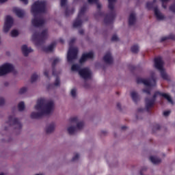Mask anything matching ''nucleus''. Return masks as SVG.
I'll use <instances>...</instances> for the list:
<instances>
[{"instance_id": "nucleus-1", "label": "nucleus", "mask_w": 175, "mask_h": 175, "mask_svg": "<svg viewBox=\"0 0 175 175\" xmlns=\"http://www.w3.org/2000/svg\"><path fill=\"white\" fill-rule=\"evenodd\" d=\"M31 12L34 18L31 21L33 27H42L44 24L43 16L44 14V1H37L34 2L31 8Z\"/></svg>"}, {"instance_id": "nucleus-2", "label": "nucleus", "mask_w": 175, "mask_h": 175, "mask_svg": "<svg viewBox=\"0 0 175 175\" xmlns=\"http://www.w3.org/2000/svg\"><path fill=\"white\" fill-rule=\"evenodd\" d=\"M158 95H159V96H161L162 98H164L165 99H167V100L170 103H172V105L173 104V101L170 95H168L166 93H163V92H158V91L155 92L152 98H146L145 99L146 109V111H148V113L150 112V109L151 107H153V106L155 103V101H156V98H157V96H158Z\"/></svg>"}, {"instance_id": "nucleus-3", "label": "nucleus", "mask_w": 175, "mask_h": 175, "mask_svg": "<svg viewBox=\"0 0 175 175\" xmlns=\"http://www.w3.org/2000/svg\"><path fill=\"white\" fill-rule=\"evenodd\" d=\"M76 42V38H72L70 39L69 42L70 48L68 49V52L67 54V60L68 62H72L73 60L77 59V54L79 53V49L77 48H75L72 46L75 44Z\"/></svg>"}, {"instance_id": "nucleus-4", "label": "nucleus", "mask_w": 175, "mask_h": 175, "mask_svg": "<svg viewBox=\"0 0 175 175\" xmlns=\"http://www.w3.org/2000/svg\"><path fill=\"white\" fill-rule=\"evenodd\" d=\"M36 112L33 111L31 114V118H40L44 113V99L40 98L38 100L37 105L35 106Z\"/></svg>"}, {"instance_id": "nucleus-5", "label": "nucleus", "mask_w": 175, "mask_h": 175, "mask_svg": "<svg viewBox=\"0 0 175 175\" xmlns=\"http://www.w3.org/2000/svg\"><path fill=\"white\" fill-rule=\"evenodd\" d=\"M72 72H79V76L83 80H88V79H91V72L88 68H81L79 64H74L71 67Z\"/></svg>"}, {"instance_id": "nucleus-6", "label": "nucleus", "mask_w": 175, "mask_h": 175, "mask_svg": "<svg viewBox=\"0 0 175 175\" xmlns=\"http://www.w3.org/2000/svg\"><path fill=\"white\" fill-rule=\"evenodd\" d=\"M116 1V0H108L109 5L108 8L111 10L109 14H107L105 18H104V23L106 25L111 24L113 22L114 18H116V12L113 11L114 9V3Z\"/></svg>"}, {"instance_id": "nucleus-7", "label": "nucleus", "mask_w": 175, "mask_h": 175, "mask_svg": "<svg viewBox=\"0 0 175 175\" xmlns=\"http://www.w3.org/2000/svg\"><path fill=\"white\" fill-rule=\"evenodd\" d=\"M60 61L61 59H59V58H55V59H53V62L52 63V68H53L52 75L53 76H55L56 79L53 84H50L48 86L49 89L53 87H59L61 84V80L59 79V77H58L61 72H58L55 70V66H57V64H58Z\"/></svg>"}, {"instance_id": "nucleus-8", "label": "nucleus", "mask_w": 175, "mask_h": 175, "mask_svg": "<svg viewBox=\"0 0 175 175\" xmlns=\"http://www.w3.org/2000/svg\"><path fill=\"white\" fill-rule=\"evenodd\" d=\"M154 67L159 70L162 79H163V80H167L168 77L163 69V62L161 57L154 58Z\"/></svg>"}, {"instance_id": "nucleus-9", "label": "nucleus", "mask_w": 175, "mask_h": 175, "mask_svg": "<svg viewBox=\"0 0 175 175\" xmlns=\"http://www.w3.org/2000/svg\"><path fill=\"white\" fill-rule=\"evenodd\" d=\"M137 84H144L146 87H154L156 85L155 73H151V77L149 80L142 78L137 79Z\"/></svg>"}, {"instance_id": "nucleus-10", "label": "nucleus", "mask_w": 175, "mask_h": 175, "mask_svg": "<svg viewBox=\"0 0 175 175\" xmlns=\"http://www.w3.org/2000/svg\"><path fill=\"white\" fill-rule=\"evenodd\" d=\"M157 2V0H153V2H148L146 3V8L148 10H152L154 9V15L157 17V20H163L164 18V16L161 14V13L158 10L157 7H154V3Z\"/></svg>"}, {"instance_id": "nucleus-11", "label": "nucleus", "mask_w": 175, "mask_h": 175, "mask_svg": "<svg viewBox=\"0 0 175 175\" xmlns=\"http://www.w3.org/2000/svg\"><path fill=\"white\" fill-rule=\"evenodd\" d=\"M85 11H86V7L83 6L81 8V10H79L78 16H77V18L75 19V21L73 23L72 26H73L74 28H77V27L81 26V24H82L81 18L84 16V14H85Z\"/></svg>"}, {"instance_id": "nucleus-12", "label": "nucleus", "mask_w": 175, "mask_h": 175, "mask_svg": "<svg viewBox=\"0 0 175 175\" xmlns=\"http://www.w3.org/2000/svg\"><path fill=\"white\" fill-rule=\"evenodd\" d=\"M14 70V66H13L11 64L6 63L0 66V76H4L10 72H13Z\"/></svg>"}, {"instance_id": "nucleus-13", "label": "nucleus", "mask_w": 175, "mask_h": 175, "mask_svg": "<svg viewBox=\"0 0 175 175\" xmlns=\"http://www.w3.org/2000/svg\"><path fill=\"white\" fill-rule=\"evenodd\" d=\"M54 111V101L50 100L48 103H44V116H49Z\"/></svg>"}, {"instance_id": "nucleus-14", "label": "nucleus", "mask_w": 175, "mask_h": 175, "mask_svg": "<svg viewBox=\"0 0 175 175\" xmlns=\"http://www.w3.org/2000/svg\"><path fill=\"white\" fill-rule=\"evenodd\" d=\"M13 26V18L10 16H7L5 17V21L3 27V31L4 32H9V30Z\"/></svg>"}, {"instance_id": "nucleus-15", "label": "nucleus", "mask_w": 175, "mask_h": 175, "mask_svg": "<svg viewBox=\"0 0 175 175\" xmlns=\"http://www.w3.org/2000/svg\"><path fill=\"white\" fill-rule=\"evenodd\" d=\"M12 10L15 14H16L17 17H19V18H23V17H24V14H25L24 10L17 7L14 8Z\"/></svg>"}, {"instance_id": "nucleus-16", "label": "nucleus", "mask_w": 175, "mask_h": 175, "mask_svg": "<svg viewBox=\"0 0 175 175\" xmlns=\"http://www.w3.org/2000/svg\"><path fill=\"white\" fill-rule=\"evenodd\" d=\"M9 123L11 124V125H16L18 128H21V123H20L18 119L14 117L10 118Z\"/></svg>"}, {"instance_id": "nucleus-17", "label": "nucleus", "mask_w": 175, "mask_h": 175, "mask_svg": "<svg viewBox=\"0 0 175 175\" xmlns=\"http://www.w3.org/2000/svg\"><path fill=\"white\" fill-rule=\"evenodd\" d=\"M103 60L107 64H112L113 63V58L111 57V54L108 52L105 54V55L103 57Z\"/></svg>"}, {"instance_id": "nucleus-18", "label": "nucleus", "mask_w": 175, "mask_h": 175, "mask_svg": "<svg viewBox=\"0 0 175 175\" xmlns=\"http://www.w3.org/2000/svg\"><path fill=\"white\" fill-rule=\"evenodd\" d=\"M23 54L27 57L29 53H32L33 50L31 48H28L27 45H23L21 47Z\"/></svg>"}, {"instance_id": "nucleus-19", "label": "nucleus", "mask_w": 175, "mask_h": 175, "mask_svg": "<svg viewBox=\"0 0 175 175\" xmlns=\"http://www.w3.org/2000/svg\"><path fill=\"white\" fill-rule=\"evenodd\" d=\"M57 46V42H53L50 45L44 48V52H53L54 51V48Z\"/></svg>"}, {"instance_id": "nucleus-20", "label": "nucleus", "mask_w": 175, "mask_h": 175, "mask_svg": "<svg viewBox=\"0 0 175 175\" xmlns=\"http://www.w3.org/2000/svg\"><path fill=\"white\" fill-rule=\"evenodd\" d=\"M136 21L135 14L134 13H131L129 18V25L131 26L135 24Z\"/></svg>"}, {"instance_id": "nucleus-21", "label": "nucleus", "mask_w": 175, "mask_h": 175, "mask_svg": "<svg viewBox=\"0 0 175 175\" xmlns=\"http://www.w3.org/2000/svg\"><path fill=\"white\" fill-rule=\"evenodd\" d=\"M55 129V124L51 123L46 128V133H51V132H54Z\"/></svg>"}, {"instance_id": "nucleus-22", "label": "nucleus", "mask_w": 175, "mask_h": 175, "mask_svg": "<svg viewBox=\"0 0 175 175\" xmlns=\"http://www.w3.org/2000/svg\"><path fill=\"white\" fill-rule=\"evenodd\" d=\"M150 161L154 164L157 165L161 163V160L159 158L155 157H150Z\"/></svg>"}, {"instance_id": "nucleus-23", "label": "nucleus", "mask_w": 175, "mask_h": 175, "mask_svg": "<svg viewBox=\"0 0 175 175\" xmlns=\"http://www.w3.org/2000/svg\"><path fill=\"white\" fill-rule=\"evenodd\" d=\"M131 96L133 102L137 103V100H139V96H138L137 93L135 92H132L131 93Z\"/></svg>"}, {"instance_id": "nucleus-24", "label": "nucleus", "mask_w": 175, "mask_h": 175, "mask_svg": "<svg viewBox=\"0 0 175 175\" xmlns=\"http://www.w3.org/2000/svg\"><path fill=\"white\" fill-rule=\"evenodd\" d=\"M167 40H175V36L171 33L168 36L163 37L161 39V42H163Z\"/></svg>"}, {"instance_id": "nucleus-25", "label": "nucleus", "mask_w": 175, "mask_h": 175, "mask_svg": "<svg viewBox=\"0 0 175 175\" xmlns=\"http://www.w3.org/2000/svg\"><path fill=\"white\" fill-rule=\"evenodd\" d=\"M73 13H75V8H72L71 10H69L68 8H66L65 11L66 16H69L70 15L73 14Z\"/></svg>"}, {"instance_id": "nucleus-26", "label": "nucleus", "mask_w": 175, "mask_h": 175, "mask_svg": "<svg viewBox=\"0 0 175 175\" xmlns=\"http://www.w3.org/2000/svg\"><path fill=\"white\" fill-rule=\"evenodd\" d=\"M77 129L75 126H71L68 128L67 131H68L69 135H73V134H75V132H76Z\"/></svg>"}, {"instance_id": "nucleus-27", "label": "nucleus", "mask_w": 175, "mask_h": 175, "mask_svg": "<svg viewBox=\"0 0 175 175\" xmlns=\"http://www.w3.org/2000/svg\"><path fill=\"white\" fill-rule=\"evenodd\" d=\"M18 109L19 111H23L24 109H25V104H24V102H21L18 103Z\"/></svg>"}, {"instance_id": "nucleus-28", "label": "nucleus", "mask_w": 175, "mask_h": 175, "mask_svg": "<svg viewBox=\"0 0 175 175\" xmlns=\"http://www.w3.org/2000/svg\"><path fill=\"white\" fill-rule=\"evenodd\" d=\"M132 53H137L139 51V46L137 45H133L131 49Z\"/></svg>"}, {"instance_id": "nucleus-29", "label": "nucleus", "mask_w": 175, "mask_h": 175, "mask_svg": "<svg viewBox=\"0 0 175 175\" xmlns=\"http://www.w3.org/2000/svg\"><path fill=\"white\" fill-rule=\"evenodd\" d=\"M85 55L86 59H92L94 57V53L92 52H89L88 53H83Z\"/></svg>"}, {"instance_id": "nucleus-30", "label": "nucleus", "mask_w": 175, "mask_h": 175, "mask_svg": "<svg viewBox=\"0 0 175 175\" xmlns=\"http://www.w3.org/2000/svg\"><path fill=\"white\" fill-rule=\"evenodd\" d=\"M11 36H12V38H16V36H18V31L14 29L11 31Z\"/></svg>"}, {"instance_id": "nucleus-31", "label": "nucleus", "mask_w": 175, "mask_h": 175, "mask_svg": "<svg viewBox=\"0 0 175 175\" xmlns=\"http://www.w3.org/2000/svg\"><path fill=\"white\" fill-rule=\"evenodd\" d=\"M38 75L36 74H33L32 76H31V83H35V81H36L38 80Z\"/></svg>"}, {"instance_id": "nucleus-32", "label": "nucleus", "mask_w": 175, "mask_h": 175, "mask_svg": "<svg viewBox=\"0 0 175 175\" xmlns=\"http://www.w3.org/2000/svg\"><path fill=\"white\" fill-rule=\"evenodd\" d=\"M28 91V88L27 87H23L20 89L19 90V94H25Z\"/></svg>"}, {"instance_id": "nucleus-33", "label": "nucleus", "mask_w": 175, "mask_h": 175, "mask_svg": "<svg viewBox=\"0 0 175 175\" xmlns=\"http://www.w3.org/2000/svg\"><path fill=\"white\" fill-rule=\"evenodd\" d=\"M88 59L86 58L85 55L84 54L82 55L81 59H79V63L83 64Z\"/></svg>"}, {"instance_id": "nucleus-34", "label": "nucleus", "mask_w": 175, "mask_h": 175, "mask_svg": "<svg viewBox=\"0 0 175 175\" xmlns=\"http://www.w3.org/2000/svg\"><path fill=\"white\" fill-rule=\"evenodd\" d=\"M84 125L83 122H79L77 124V129H82L83 126Z\"/></svg>"}, {"instance_id": "nucleus-35", "label": "nucleus", "mask_w": 175, "mask_h": 175, "mask_svg": "<svg viewBox=\"0 0 175 175\" xmlns=\"http://www.w3.org/2000/svg\"><path fill=\"white\" fill-rule=\"evenodd\" d=\"M160 1H161V2H162V6H163V8L164 9H166L167 5L165 4V3L169 1L170 0H160Z\"/></svg>"}, {"instance_id": "nucleus-36", "label": "nucleus", "mask_w": 175, "mask_h": 175, "mask_svg": "<svg viewBox=\"0 0 175 175\" xmlns=\"http://www.w3.org/2000/svg\"><path fill=\"white\" fill-rule=\"evenodd\" d=\"M143 92H145L147 95H150V90L148 88L146 89H143L142 90Z\"/></svg>"}, {"instance_id": "nucleus-37", "label": "nucleus", "mask_w": 175, "mask_h": 175, "mask_svg": "<svg viewBox=\"0 0 175 175\" xmlns=\"http://www.w3.org/2000/svg\"><path fill=\"white\" fill-rule=\"evenodd\" d=\"M71 96L72 98H76V89L74 88L71 90Z\"/></svg>"}, {"instance_id": "nucleus-38", "label": "nucleus", "mask_w": 175, "mask_h": 175, "mask_svg": "<svg viewBox=\"0 0 175 175\" xmlns=\"http://www.w3.org/2000/svg\"><path fill=\"white\" fill-rule=\"evenodd\" d=\"M79 154H76L75 156L72 158V161L75 162L77 160H79Z\"/></svg>"}, {"instance_id": "nucleus-39", "label": "nucleus", "mask_w": 175, "mask_h": 175, "mask_svg": "<svg viewBox=\"0 0 175 175\" xmlns=\"http://www.w3.org/2000/svg\"><path fill=\"white\" fill-rule=\"evenodd\" d=\"M68 0H61L60 1V5L62 7H64L65 5H66V1Z\"/></svg>"}, {"instance_id": "nucleus-40", "label": "nucleus", "mask_w": 175, "mask_h": 175, "mask_svg": "<svg viewBox=\"0 0 175 175\" xmlns=\"http://www.w3.org/2000/svg\"><path fill=\"white\" fill-rule=\"evenodd\" d=\"M161 129V126L158 124L154 125V127H153V131L154 129H157V131H159V129Z\"/></svg>"}, {"instance_id": "nucleus-41", "label": "nucleus", "mask_w": 175, "mask_h": 175, "mask_svg": "<svg viewBox=\"0 0 175 175\" xmlns=\"http://www.w3.org/2000/svg\"><path fill=\"white\" fill-rule=\"evenodd\" d=\"M170 10L172 12H174V13H175V3H174V4L172 5L170 7Z\"/></svg>"}, {"instance_id": "nucleus-42", "label": "nucleus", "mask_w": 175, "mask_h": 175, "mask_svg": "<svg viewBox=\"0 0 175 175\" xmlns=\"http://www.w3.org/2000/svg\"><path fill=\"white\" fill-rule=\"evenodd\" d=\"M77 117L71 118L70 119V122H77Z\"/></svg>"}, {"instance_id": "nucleus-43", "label": "nucleus", "mask_w": 175, "mask_h": 175, "mask_svg": "<svg viewBox=\"0 0 175 175\" xmlns=\"http://www.w3.org/2000/svg\"><path fill=\"white\" fill-rule=\"evenodd\" d=\"M118 40V38L116 35H113L111 38V41H117Z\"/></svg>"}, {"instance_id": "nucleus-44", "label": "nucleus", "mask_w": 175, "mask_h": 175, "mask_svg": "<svg viewBox=\"0 0 175 175\" xmlns=\"http://www.w3.org/2000/svg\"><path fill=\"white\" fill-rule=\"evenodd\" d=\"M170 114V111H165L164 112H163V116H165V117H167V116H169Z\"/></svg>"}, {"instance_id": "nucleus-45", "label": "nucleus", "mask_w": 175, "mask_h": 175, "mask_svg": "<svg viewBox=\"0 0 175 175\" xmlns=\"http://www.w3.org/2000/svg\"><path fill=\"white\" fill-rule=\"evenodd\" d=\"M5 103V99L3 98L0 97V106H2Z\"/></svg>"}, {"instance_id": "nucleus-46", "label": "nucleus", "mask_w": 175, "mask_h": 175, "mask_svg": "<svg viewBox=\"0 0 175 175\" xmlns=\"http://www.w3.org/2000/svg\"><path fill=\"white\" fill-rule=\"evenodd\" d=\"M147 168L146 167H143L142 169L140 171V175H144L143 172L146 171Z\"/></svg>"}, {"instance_id": "nucleus-47", "label": "nucleus", "mask_w": 175, "mask_h": 175, "mask_svg": "<svg viewBox=\"0 0 175 175\" xmlns=\"http://www.w3.org/2000/svg\"><path fill=\"white\" fill-rule=\"evenodd\" d=\"M129 68L131 70V72H133V70H135L136 69V67L135 66L130 65Z\"/></svg>"}, {"instance_id": "nucleus-48", "label": "nucleus", "mask_w": 175, "mask_h": 175, "mask_svg": "<svg viewBox=\"0 0 175 175\" xmlns=\"http://www.w3.org/2000/svg\"><path fill=\"white\" fill-rule=\"evenodd\" d=\"M98 1V0H88L89 3H97Z\"/></svg>"}, {"instance_id": "nucleus-49", "label": "nucleus", "mask_w": 175, "mask_h": 175, "mask_svg": "<svg viewBox=\"0 0 175 175\" xmlns=\"http://www.w3.org/2000/svg\"><path fill=\"white\" fill-rule=\"evenodd\" d=\"M47 4V3L46 2V1H44V14L46 16V14L47 12V7L46 6Z\"/></svg>"}, {"instance_id": "nucleus-50", "label": "nucleus", "mask_w": 175, "mask_h": 175, "mask_svg": "<svg viewBox=\"0 0 175 175\" xmlns=\"http://www.w3.org/2000/svg\"><path fill=\"white\" fill-rule=\"evenodd\" d=\"M97 14H98V16H105L104 12H100V11H99V12L97 13Z\"/></svg>"}, {"instance_id": "nucleus-51", "label": "nucleus", "mask_w": 175, "mask_h": 175, "mask_svg": "<svg viewBox=\"0 0 175 175\" xmlns=\"http://www.w3.org/2000/svg\"><path fill=\"white\" fill-rule=\"evenodd\" d=\"M33 38L36 39H39V38H40V35L33 34Z\"/></svg>"}, {"instance_id": "nucleus-52", "label": "nucleus", "mask_w": 175, "mask_h": 175, "mask_svg": "<svg viewBox=\"0 0 175 175\" xmlns=\"http://www.w3.org/2000/svg\"><path fill=\"white\" fill-rule=\"evenodd\" d=\"M44 77L49 79V72H47V70L44 71Z\"/></svg>"}, {"instance_id": "nucleus-53", "label": "nucleus", "mask_w": 175, "mask_h": 175, "mask_svg": "<svg viewBox=\"0 0 175 175\" xmlns=\"http://www.w3.org/2000/svg\"><path fill=\"white\" fill-rule=\"evenodd\" d=\"M23 3H25V5L28 4V0H20Z\"/></svg>"}, {"instance_id": "nucleus-54", "label": "nucleus", "mask_w": 175, "mask_h": 175, "mask_svg": "<svg viewBox=\"0 0 175 175\" xmlns=\"http://www.w3.org/2000/svg\"><path fill=\"white\" fill-rule=\"evenodd\" d=\"M47 37V29H44V39Z\"/></svg>"}, {"instance_id": "nucleus-55", "label": "nucleus", "mask_w": 175, "mask_h": 175, "mask_svg": "<svg viewBox=\"0 0 175 175\" xmlns=\"http://www.w3.org/2000/svg\"><path fill=\"white\" fill-rule=\"evenodd\" d=\"M144 109L143 108H139L138 109H137V111H138V113H142V111H144Z\"/></svg>"}, {"instance_id": "nucleus-56", "label": "nucleus", "mask_w": 175, "mask_h": 175, "mask_svg": "<svg viewBox=\"0 0 175 175\" xmlns=\"http://www.w3.org/2000/svg\"><path fill=\"white\" fill-rule=\"evenodd\" d=\"M117 107L119 109V110H121V105L120 103H117Z\"/></svg>"}, {"instance_id": "nucleus-57", "label": "nucleus", "mask_w": 175, "mask_h": 175, "mask_svg": "<svg viewBox=\"0 0 175 175\" xmlns=\"http://www.w3.org/2000/svg\"><path fill=\"white\" fill-rule=\"evenodd\" d=\"M79 33L81 35H83V33H84L83 29H79Z\"/></svg>"}, {"instance_id": "nucleus-58", "label": "nucleus", "mask_w": 175, "mask_h": 175, "mask_svg": "<svg viewBox=\"0 0 175 175\" xmlns=\"http://www.w3.org/2000/svg\"><path fill=\"white\" fill-rule=\"evenodd\" d=\"M97 8L100 10L101 8V5L99 3H97Z\"/></svg>"}, {"instance_id": "nucleus-59", "label": "nucleus", "mask_w": 175, "mask_h": 175, "mask_svg": "<svg viewBox=\"0 0 175 175\" xmlns=\"http://www.w3.org/2000/svg\"><path fill=\"white\" fill-rule=\"evenodd\" d=\"M59 42H61L62 44H64V40H63L62 38H60V39L59 40Z\"/></svg>"}, {"instance_id": "nucleus-60", "label": "nucleus", "mask_w": 175, "mask_h": 175, "mask_svg": "<svg viewBox=\"0 0 175 175\" xmlns=\"http://www.w3.org/2000/svg\"><path fill=\"white\" fill-rule=\"evenodd\" d=\"M121 129H122V131H124V129H126V126H122L121 127Z\"/></svg>"}, {"instance_id": "nucleus-61", "label": "nucleus", "mask_w": 175, "mask_h": 175, "mask_svg": "<svg viewBox=\"0 0 175 175\" xmlns=\"http://www.w3.org/2000/svg\"><path fill=\"white\" fill-rule=\"evenodd\" d=\"M8 0H0V3H3V2H6Z\"/></svg>"}, {"instance_id": "nucleus-62", "label": "nucleus", "mask_w": 175, "mask_h": 175, "mask_svg": "<svg viewBox=\"0 0 175 175\" xmlns=\"http://www.w3.org/2000/svg\"><path fill=\"white\" fill-rule=\"evenodd\" d=\"M102 133H103V135H105L106 131H102Z\"/></svg>"}, {"instance_id": "nucleus-63", "label": "nucleus", "mask_w": 175, "mask_h": 175, "mask_svg": "<svg viewBox=\"0 0 175 175\" xmlns=\"http://www.w3.org/2000/svg\"><path fill=\"white\" fill-rule=\"evenodd\" d=\"M0 175H5V173L1 172V173H0Z\"/></svg>"}, {"instance_id": "nucleus-64", "label": "nucleus", "mask_w": 175, "mask_h": 175, "mask_svg": "<svg viewBox=\"0 0 175 175\" xmlns=\"http://www.w3.org/2000/svg\"><path fill=\"white\" fill-rule=\"evenodd\" d=\"M36 175H43V174H36Z\"/></svg>"}]
</instances>
